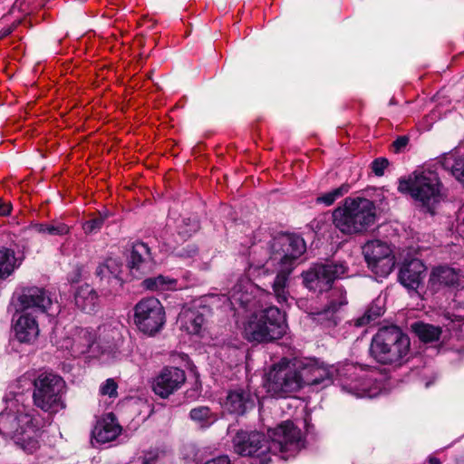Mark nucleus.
<instances>
[{
  "mask_svg": "<svg viewBox=\"0 0 464 464\" xmlns=\"http://www.w3.org/2000/svg\"><path fill=\"white\" fill-rule=\"evenodd\" d=\"M302 383L324 389L336 382L341 390L356 398H374L382 390V383L374 372L353 363L325 365L317 359L299 360Z\"/></svg>",
  "mask_w": 464,
  "mask_h": 464,
  "instance_id": "obj_1",
  "label": "nucleus"
},
{
  "mask_svg": "<svg viewBox=\"0 0 464 464\" xmlns=\"http://www.w3.org/2000/svg\"><path fill=\"white\" fill-rule=\"evenodd\" d=\"M255 290L256 287L249 281L244 290L236 291L234 286V301L238 304L237 309H242L245 314L239 322L243 336L248 342L258 343L281 339L288 328L285 314L275 305L259 309Z\"/></svg>",
  "mask_w": 464,
  "mask_h": 464,
  "instance_id": "obj_2",
  "label": "nucleus"
},
{
  "mask_svg": "<svg viewBox=\"0 0 464 464\" xmlns=\"http://www.w3.org/2000/svg\"><path fill=\"white\" fill-rule=\"evenodd\" d=\"M268 436L270 440L257 431H238L234 437V452L241 456L258 458L272 452L281 454L282 459H288L305 446L301 430L289 420L268 430Z\"/></svg>",
  "mask_w": 464,
  "mask_h": 464,
  "instance_id": "obj_3",
  "label": "nucleus"
},
{
  "mask_svg": "<svg viewBox=\"0 0 464 464\" xmlns=\"http://www.w3.org/2000/svg\"><path fill=\"white\" fill-rule=\"evenodd\" d=\"M268 248L269 257L266 262L250 265V268L262 270L264 274L271 269L276 273L272 283L273 295L278 304H288L291 298L288 278L296 266L297 259L305 252V242L300 236L281 234L269 242Z\"/></svg>",
  "mask_w": 464,
  "mask_h": 464,
  "instance_id": "obj_4",
  "label": "nucleus"
},
{
  "mask_svg": "<svg viewBox=\"0 0 464 464\" xmlns=\"http://www.w3.org/2000/svg\"><path fill=\"white\" fill-rule=\"evenodd\" d=\"M348 271V266L343 261H331L314 264L302 274L304 284L309 290L318 293L329 290L328 302L319 311L311 313L314 321L325 327L335 326L339 321L337 313L347 304L345 291L343 288H332L335 279L341 278Z\"/></svg>",
  "mask_w": 464,
  "mask_h": 464,
  "instance_id": "obj_5",
  "label": "nucleus"
},
{
  "mask_svg": "<svg viewBox=\"0 0 464 464\" xmlns=\"http://www.w3.org/2000/svg\"><path fill=\"white\" fill-rule=\"evenodd\" d=\"M22 394L11 391L6 408L0 413V435L11 439L26 453L39 449V430L30 410L20 403Z\"/></svg>",
  "mask_w": 464,
  "mask_h": 464,
  "instance_id": "obj_6",
  "label": "nucleus"
},
{
  "mask_svg": "<svg viewBox=\"0 0 464 464\" xmlns=\"http://www.w3.org/2000/svg\"><path fill=\"white\" fill-rule=\"evenodd\" d=\"M411 341L402 330L395 325L382 327L373 335L370 344V355L381 364L400 366L410 353Z\"/></svg>",
  "mask_w": 464,
  "mask_h": 464,
  "instance_id": "obj_7",
  "label": "nucleus"
},
{
  "mask_svg": "<svg viewBox=\"0 0 464 464\" xmlns=\"http://www.w3.org/2000/svg\"><path fill=\"white\" fill-rule=\"evenodd\" d=\"M376 218L372 201L363 198H346L343 207L333 212L334 226L343 234H357L365 231Z\"/></svg>",
  "mask_w": 464,
  "mask_h": 464,
  "instance_id": "obj_8",
  "label": "nucleus"
},
{
  "mask_svg": "<svg viewBox=\"0 0 464 464\" xmlns=\"http://www.w3.org/2000/svg\"><path fill=\"white\" fill-rule=\"evenodd\" d=\"M398 190L401 193H409L431 214L435 205L442 198L439 176L435 171L429 169L414 171L408 179H400Z\"/></svg>",
  "mask_w": 464,
  "mask_h": 464,
  "instance_id": "obj_9",
  "label": "nucleus"
},
{
  "mask_svg": "<svg viewBox=\"0 0 464 464\" xmlns=\"http://www.w3.org/2000/svg\"><path fill=\"white\" fill-rule=\"evenodd\" d=\"M33 384L32 397L35 407L50 414L57 413L66 407V383L61 376L53 372H41Z\"/></svg>",
  "mask_w": 464,
  "mask_h": 464,
  "instance_id": "obj_10",
  "label": "nucleus"
},
{
  "mask_svg": "<svg viewBox=\"0 0 464 464\" xmlns=\"http://www.w3.org/2000/svg\"><path fill=\"white\" fill-rule=\"evenodd\" d=\"M298 359H281L267 375L266 388L275 397H285L303 388Z\"/></svg>",
  "mask_w": 464,
  "mask_h": 464,
  "instance_id": "obj_11",
  "label": "nucleus"
},
{
  "mask_svg": "<svg viewBox=\"0 0 464 464\" xmlns=\"http://www.w3.org/2000/svg\"><path fill=\"white\" fill-rule=\"evenodd\" d=\"M134 322L145 334L154 335L165 324V311L155 297L141 299L134 307Z\"/></svg>",
  "mask_w": 464,
  "mask_h": 464,
  "instance_id": "obj_12",
  "label": "nucleus"
},
{
  "mask_svg": "<svg viewBox=\"0 0 464 464\" xmlns=\"http://www.w3.org/2000/svg\"><path fill=\"white\" fill-rule=\"evenodd\" d=\"M362 254L369 269L375 275L377 280L387 277L395 266L391 246L383 241H368L362 246Z\"/></svg>",
  "mask_w": 464,
  "mask_h": 464,
  "instance_id": "obj_13",
  "label": "nucleus"
},
{
  "mask_svg": "<svg viewBox=\"0 0 464 464\" xmlns=\"http://www.w3.org/2000/svg\"><path fill=\"white\" fill-rule=\"evenodd\" d=\"M16 295V312H27L35 315L44 313L49 314L53 305V298L51 293L42 287H22Z\"/></svg>",
  "mask_w": 464,
  "mask_h": 464,
  "instance_id": "obj_14",
  "label": "nucleus"
},
{
  "mask_svg": "<svg viewBox=\"0 0 464 464\" xmlns=\"http://www.w3.org/2000/svg\"><path fill=\"white\" fill-rule=\"evenodd\" d=\"M186 382L185 372L178 367H165L154 378L152 391L162 399L169 398Z\"/></svg>",
  "mask_w": 464,
  "mask_h": 464,
  "instance_id": "obj_15",
  "label": "nucleus"
},
{
  "mask_svg": "<svg viewBox=\"0 0 464 464\" xmlns=\"http://www.w3.org/2000/svg\"><path fill=\"white\" fill-rule=\"evenodd\" d=\"M208 314L207 306L183 307L178 317L180 329L189 334L200 335L205 330Z\"/></svg>",
  "mask_w": 464,
  "mask_h": 464,
  "instance_id": "obj_16",
  "label": "nucleus"
},
{
  "mask_svg": "<svg viewBox=\"0 0 464 464\" xmlns=\"http://www.w3.org/2000/svg\"><path fill=\"white\" fill-rule=\"evenodd\" d=\"M154 263L150 249L143 242H136L132 246L128 261V267L133 277L140 278L151 272Z\"/></svg>",
  "mask_w": 464,
  "mask_h": 464,
  "instance_id": "obj_17",
  "label": "nucleus"
},
{
  "mask_svg": "<svg viewBox=\"0 0 464 464\" xmlns=\"http://www.w3.org/2000/svg\"><path fill=\"white\" fill-rule=\"evenodd\" d=\"M426 272L423 262L413 258L405 262L400 270L399 280L402 285L411 290H416L422 284Z\"/></svg>",
  "mask_w": 464,
  "mask_h": 464,
  "instance_id": "obj_18",
  "label": "nucleus"
},
{
  "mask_svg": "<svg viewBox=\"0 0 464 464\" xmlns=\"http://www.w3.org/2000/svg\"><path fill=\"white\" fill-rule=\"evenodd\" d=\"M198 229L199 223L197 218H181L176 226V235H169V230L167 229L161 235V238L165 245L174 247L175 245L188 240Z\"/></svg>",
  "mask_w": 464,
  "mask_h": 464,
  "instance_id": "obj_19",
  "label": "nucleus"
},
{
  "mask_svg": "<svg viewBox=\"0 0 464 464\" xmlns=\"http://www.w3.org/2000/svg\"><path fill=\"white\" fill-rule=\"evenodd\" d=\"M16 315L17 319L14 328L18 341L21 343L34 341L39 334L37 315L27 312H16Z\"/></svg>",
  "mask_w": 464,
  "mask_h": 464,
  "instance_id": "obj_20",
  "label": "nucleus"
},
{
  "mask_svg": "<svg viewBox=\"0 0 464 464\" xmlns=\"http://www.w3.org/2000/svg\"><path fill=\"white\" fill-rule=\"evenodd\" d=\"M459 279V273L455 269L449 266H438L433 268L430 273L428 287L432 293H437L446 287L455 285Z\"/></svg>",
  "mask_w": 464,
  "mask_h": 464,
  "instance_id": "obj_21",
  "label": "nucleus"
},
{
  "mask_svg": "<svg viewBox=\"0 0 464 464\" xmlns=\"http://www.w3.org/2000/svg\"><path fill=\"white\" fill-rule=\"evenodd\" d=\"M95 339V334L92 330L82 328L76 331L72 339L65 341L62 347L68 349L72 356L77 357L88 353Z\"/></svg>",
  "mask_w": 464,
  "mask_h": 464,
  "instance_id": "obj_22",
  "label": "nucleus"
},
{
  "mask_svg": "<svg viewBox=\"0 0 464 464\" xmlns=\"http://www.w3.org/2000/svg\"><path fill=\"white\" fill-rule=\"evenodd\" d=\"M121 430V426L117 423L115 416L112 413H108L97 422L92 434L97 442L106 443L115 440Z\"/></svg>",
  "mask_w": 464,
  "mask_h": 464,
  "instance_id": "obj_23",
  "label": "nucleus"
},
{
  "mask_svg": "<svg viewBox=\"0 0 464 464\" xmlns=\"http://www.w3.org/2000/svg\"><path fill=\"white\" fill-rule=\"evenodd\" d=\"M99 295L97 292L88 284L80 285L74 295V302L78 308L86 313L94 311L98 304Z\"/></svg>",
  "mask_w": 464,
  "mask_h": 464,
  "instance_id": "obj_24",
  "label": "nucleus"
},
{
  "mask_svg": "<svg viewBox=\"0 0 464 464\" xmlns=\"http://www.w3.org/2000/svg\"><path fill=\"white\" fill-rule=\"evenodd\" d=\"M121 266L120 260L110 257L97 266L95 273L101 280L106 279L109 284L121 285Z\"/></svg>",
  "mask_w": 464,
  "mask_h": 464,
  "instance_id": "obj_25",
  "label": "nucleus"
},
{
  "mask_svg": "<svg viewBox=\"0 0 464 464\" xmlns=\"http://www.w3.org/2000/svg\"><path fill=\"white\" fill-rule=\"evenodd\" d=\"M141 286L152 292L176 290L178 289V281L175 278L159 275L144 279L141 283Z\"/></svg>",
  "mask_w": 464,
  "mask_h": 464,
  "instance_id": "obj_26",
  "label": "nucleus"
},
{
  "mask_svg": "<svg viewBox=\"0 0 464 464\" xmlns=\"http://www.w3.org/2000/svg\"><path fill=\"white\" fill-rule=\"evenodd\" d=\"M384 314V300L379 296L375 298L368 306L364 314L354 320V325L357 327L364 326Z\"/></svg>",
  "mask_w": 464,
  "mask_h": 464,
  "instance_id": "obj_27",
  "label": "nucleus"
},
{
  "mask_svg": "<svg viewBox=\"0 0 464 464\" xmlns=\"http://www.w3.org/2000/svg\"><path fill=\"white\" fill-rule=\"evenodd\" d=\"M439 163L444 169L450 171L458 180H464V158L456 159L455 153L451 151L444 153Z\"/></svg>",
  "mask_w": 464,
  "mask_h": 464,
  "instance_id": "obj_28",
  "label": "nucleus"
},
{
  "mask_svg": "<svg viewBox=\"0 0 464 464\" xmlns=\"http://www.w3.org/2000/svg\"><path fill=\"white\" fill-rule=\"evenodd\" d=\"M189 417L202 430L209 428L218 420L217 415L207 406L193 408Z\"/></svg>",
  "mask_w": 464,
  "mask_h": 464,
  "instance_id": "obj_29",
  "label": "nucleus"
},
{
  "mask_svg": "<svg viewBox=\"0 0 464 464\" xmlns=\"http://www.w3.org/2000/svg\"><path fill=\"white\" fill-rule=\"evenodd\" d=\"M412 330L416 335L425 343L436 341L441 334L440 327L422 322L413 324Z\"/></svg>",
  "mask_w": 464,
  "mask_h": 464,
  "instance_id": "obj_30",
  "label": "nucleus"
},
{
  "mask_svg": "<svg viewBox=\"0 0 464 464\" xmlns=\"http://www.w3.org/2000/svg\"><path fill=\"white\" fill-rule=\"evenodd\" d=\"M31 229L38 234L49 236H63L70 231L69 227L62 222L35 223L31 226Z\"/></svg>",
  "mask_w": 464,
  "mask_h": 464,
  "instance_id": "obj_31",
  "label": "nucleus"
},
{
  "mask_svg": "<svg viewBox=\"0 0 464 464\" xmlns=\"http://www.w3.org/2000/svg\"><path fill=\"white\" fill-rule=\"evenodd\" d=\"M14 252L9 248H0V278L8 277L15 268Z\"/></svg>",
  "mask_w": 464,
  "mask_h": 464,
  "instance_id": "obj_32",
  "label": "nucleus"
},
{
  "mask_svg": "<svg viewBox=\"0 0 464 464\" xmlns=\"http://www.w3.org/2000/svg\"><path fill=\"white\" fill-rule=\"evenodd\" d=\"M234 414L243 415L255 406V401L250 393L246 391L234 392Z\"/></svg>",
  "mask_w": 464,
  "mask_h": 464,
  "instance_id": "obj_33",
  "label": "nucleus"
},
{
  "mask_svg": "<svg viewBox=\"0 0 464 464\" xmlns=\"http://www.w3.org/2000/svg\"><path fill=\"white\" fill-rule=\"evenodd\" d=\"M452 303V308L454 310L453 314H450L448 312L443 315L444 318L450 322H464V287H461L456 291Z\"/></svg>",
  "mask_w": 464,
  "mask_h": 464,
  "instance_id": "obj_34",
  "label": "nucleus"
},
{
  "mask_svg": "<svg viewBox=\"0 0 464 464\" xmlns=\"http://www.w3.org/2000/svg\"><path fill=\"white\" fill-rule=\"evenodd\" d=\"M350 190V185L343 184L340 187L332 189L329 192L323 194L316 198V203L324 204L325 206L333 205L338 198L347 194Z\"/></svg>",
  "mask_w": 464,
  "mask_h": 464,
  "instance_id": "obj_35",
  "label": "nucleus"
},
{
  "mask_svg": "<svg viewBox=\"0 0 464 464\" xmlns=\"http://www.w3.org/2000/svg\"><path fill=\"white\" fill-rule=\"evenodd\" d=\"M100 340H103V342L108 344V347L111 348L115 346L118 341L121 338V334L116 328H111L110 326L103 325L99 328Z\"/></svg>",
  "mask_w": 464,
  "mask_h": 464,
  "instance_id": "obj_36",
  "label": "nucleus"
},
{
  "mask_svg": "<svg viewBox=\"0 0 464 464\" xmlns=\"http://www.w3.org/2000/svg\"><path fill=\"white\" fill-rule=\"evenodd\" d=\"M103 225L102 218L94 217L82 224V229L87 235L96 234L102 229Z\"/></svg>",
  "mask_w": 464,
  "mask_h": 464,
  "instance_id": "obj_37",
  "label": "nucleus"
},
{
  "mask_svg": "<svg viewBox=\"0 0 464 464\" xmlns=\"http://www.w3.org/2000/svg\"><path fill=\"white\" fill-rule=\"evenodd\" d=\"M118 385L113 379H107L102 385L100 386V393L102 395H108L111 398L117 397L118 395Z\"/></svg>",
  "mask_w": 464,
  "mask_h": 464,
  "instance_id": "obj_38",
  "label": "nucleus"
},
{
  "mask_svg": "<svg viewBox=\"0 0 464 464\" xmlns=\"http://www.w3.org/2000/svg\"><path fill=\"white\" fill-rule=\"evenodd\" d=\"M389 161L385 158H378L374 160L372 163V172L376 176H382L384 174V169L388 167Z\"/></svg>",
  "mask_w": 464,
  "mask_h": 464,
  "instance_id": "obj_39",
  "label": "nucleus"
},
{
  "mask_svg": "<svg viewBox=\"0 0 464 464\" xmlns=\"http://www.w3.org/2000/svg\"><path fill=\"white\" fill-rule=\"evenodd\" d=\"M157 459V453L150 451L147 452L143 457L139 458L130 464H156Z\"/></svg>",
  "mask_w": 464,
  "mask_h": 464,
  "instance_id": "obj_40",
  "label": "nucleus"
},
{
  "mask_svg": "<svg viewBox=\"0 0 464 464\" xmlns=\"http://www.w3.org/2000/svg\"><path fill=\"white\" fill-rule=\"evenodd\" d=\"M409 143V138L407 136H400L393 141V149L395 152L402 151Z\"/></svg>",
  "mask_w": 464,
  "mask_h": 464,
  "instance_id": "obj_41",
  "label": "nucleus"
},
{
  "mask_svg": "<svg viewBox=\"0 0 464 464\" xmlns=\"http://www.w3.org/2000/svg\"><path fill=\"white\" fill-rule=\"evenodd\" d=\"M204 464H230L228 456L222 455L206 461Z\"/></svg>",
  "mask_w": 464,
  "mask_h": 464,
  "instance_id": "obj_42",
  "label": "nucleus"
},
{
  "mask_svg": "<svg viewBox=\"0 0 464 464\" xmlns=\"http://www.w3.org/2000/svg\"><path fill=\"white\" fill-rule=\"evenodd\" d=\"M231 398H232V391H228L225 402L224 403L220 402L224 409V412H228V413L232 412V410H231L232 403L230 402Z\"/></svg>",
  "mask_w": 464,
  "mask_h": 464,
  "instance_id": "obj_43",
  "label": "nucleus"
},
{
  "mask_svg": "<svg viewBox=\"0 0 464 464\" xmlns=\"http://www.w3.org/2000/svg\"><path fill=\"white\" fill-rule=\"evenodd\" d=\"M11 212V205L0 199V216H6Z\"/></svg>",
  "mask_w": 464,
  "mask_h": 464,
  "instance_id": "obj_44",
  "label": "nucleus"
},
{
  "mask_svg": "<svg viewBox=\"0 0 464 464\" xmlns=\"http://www.w3.org/2000/svg\"><path fill=\"white\" fill-rule=\"evenodd\" d=\"M111 216V213L108 210H102L98 213V218H102V222L104 223L105 220Z\"/></svg>",
  "mask_w": 464,
  "mask_h": 464,
  "instance_id": "obj_45",
  "label": "nucleus"
},
{
  "mask_svg": "<svg viewBox=\"0 0 464 464\" xmlns=\"http://www.w3.org/2000/svg\"><path fill=\"white\" fill-rule=\"evenodd\" d=\"M429 461H430V464H440V459H437V458H433V457H430L429 459Z\"/></svg>",
  "mask_w": 464,
  "mask_h": 464,
  "instance_id": "obj_46",
  "label": "nucleus"
},
{
  "mask_svg": "<svg viewBox=\"0 0 464 464\" xmlns=\"http://www.w3.org/2000/svg\"><path fill=\"white\" fill-rule=\"evenodd\" d=\"M24 379V377H23V378L19 379V381H18V382H22Z\"/></svg>",
  "mask_w": 464,
  "mask_h": 464,
  "instance_id": "obj_47",
  "label": "nucleus"
}]
</instances>
